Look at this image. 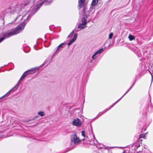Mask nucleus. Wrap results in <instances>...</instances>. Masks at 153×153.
Here are the masks:
<instances>
[{
  "instance_id": "1",
  "label": "nucleus",
  "mask_w": 153,
  "mask_h": 153,
  "mask_svg": "<svg viewBox=\"0 0 153 153\" xmlns=\"http://www.w3.org/2000/svg\"><path fill=\"white\" fill-rule=\"evenodd\" d=\"M25 25V22H23L11 32L8 33L5 32L1 33V36L2 37L0 39V43L5 39L19 33L22 29H24Z\"/></svg>"
},
{
  "instance_id": "2",
  "label": "nucleus",
  "mask_w": 153,
  "mask_h": 153,
  "mask_svg": "<svg viewBox=\"0 0 153 153\" xmlns=\"http://www.w3.org/2000/svg\"><path fill=\"white\" fill-rule=\"evenodd\" d=\"M147 133V132H146L140 134L139 135L138 139H137V142H134V151H136L137 153L141 152L142 151V149L140 150H137L136 149L140 147V145L142 144V138L146 139V135Z\"/></svg>"
},
{
  "instance_id": "3",
  "label": "nucleus",
  "mask_w": 153,
  "mask_h": 153,
  "mask_svg": "<svg viewBox=\"0 0 153 153\" xmlns=\"http://www.w3.org/2000/svg\"><path fill=\"white\" fill-rule=\"evenodd\" d=\"M39 68L38 67H35L34 68H32L31 70H28L27 71L25 72L21 76V78L18 81V83L16 84V85L14 87V88H16L15 90H14V91L16 90L19 87L20 84V81L21 80H23L24 78L27 75L29 74H33L36 72V70L38 69Z\"/></svg>"
},
{
  "instance_id": "4",
  "label": "nucleus",
  "mask_w": 153,
  "mask_h": 153,
  "mask_svg": "<svg viewBox=\"0 0 153 153\" xmlns=\"http://www.w3.org/2000/svg\"><path fill=\"white\" fill-rule=\"evenodd\" d=\"M85 0H79L78 1V4L79 7V9H80L82 7H84L83 9V11L84 13H85L86 7L85 6Z\"/></svg>"
},
{
  "instance_id": "5",
  "label": "nucleus",
  "mask_w": 153,
  "mask_h": 153,
  "mask_svg": "<svg viewBox=\"0 0 153 153\" xmlns=\"http://www.w3.org/2000/svg\"><path fill=\"white\" fill-rule=\"evenodd\" d=\"M71 140L72 142H73L75 144L77 143L80 141L79 139L77 137L76 134H75L74 135L72 136V138H71Z\"/></svg>"
},
{
  "instance_id": "6",
  "label": "nucleus",
  "mask_w": 153,
  "mask_h": 153,
  "mask_svg": "<svg viewBox=\"0 0 153 153\" xmlns=\"http://www.w3.org/2000/svg\"><path fill=\"white\" fill-rule=\"evenodd\" d=\"M73 123L74 125L76 126H80L82 125V122L80 119L77 118L73 121Z\"/></svg>"
},
{
  "instance_id": "7",
  "label": "nucleus",
  "mask_w": 153,
  "mask_h": 153,
  "mask_svg": "<svg viewBox=\"0 0 153 153\" xmlns=\"http://www.w3.org/2000/svg\"><path fill=\"white\" fill-rule=\"evenodd\" d=\"M65 43H63L60 44L57 47L56 52L59 50H62L63 48H64L65 46Z\"/></svg>"
},
{
  "instance_id": "8",
  "label": "nucleus",
  "mask_w": 153,
  "mask_h": 153,
  "mask_svg": "<svg viewBox=\"0 0 153 153\" xmlns=\"http://www.w3.org/2000/svg\"><path fill=\"white\" fill-rule=\"evenodd\" d=\"M134 85V84H133L132 85L131 87L117 101H116L108 109H110L112 107L115 105L120 100V99L122 98L129 91V90L131 89V88L133 86V85Z\"/></svg>"
},
{
  "instance_id": "9",
  "label": "nucleus",
  "mask_w": 153,
  "mask_h": 153,
  "mask_svg": "<svg viewBox=\"0 0 153 153\" xmlns=\"http://www.w3.org/2000/svg\"><path fill=\"white\" fill-rule=\"evenodd\" d=\"M148 108L149 106H146L145 108V110H143V114L145 115H146L148 113L149 111Z\"/></svg>"
},
{
  "instance_id": "10",
  "label": "nucleus",
  "mask_w": 153,
  "mask_h": 153,
  "mask_svg": "<svg viewBox=\"0 0 153 153\" xmlns=\"http://www.w3.org/2000/svg\"><path fill=\"white\" fill-rule=\"evenodd\" d=\"M150 97H151L149 95ZM150 99H151V98H150ZM149 108L150 109L151 111L152 112H153V106L152 105V102H151V100H150V101L149 102Z\"/></svg>"
},
{
  "instance_id": "11",
  "label": "nucleus",
  "mask_w": 153,
  "mask_h": 153,
  "mask_svg": "<svg viewBox=\"0 0 153 153\" xmlns=\"http://www.w3.org/2000/svg\"><path fill=\"white\" fill-rule=\"evenodd\" d=\"M85 26V25L84 24L80 23L79 24L78 26V28L80 29H83Z\"/></svg>"
},
{
  "instance_id": "12",
  "label": "nucleus",
  "mask_w": 153,
  "mask_h": 153,
  "mask_svg": "<svg viewBox=\"0 0 153 153\" xmlns=\"http://www.w3.org/2000/svg\"><path fill=\"white\" fill-rule=\"evenodd\" d=\"M98 0H93L92 3L91 5L94 6L97 4L98 2Z\"/></svg>"
},
{
  "instance_id": "13",
  "label": "nucleus",
  "mask_w": 153,
  "mask_h": 153,
  "mask_svg": "<svg viewBox=\"0 0 153 153\" xmlns=\"http://www.w3.org/2000/svg\"><path fill=\"white\" fill-rule=\"evenodd\" d=\"M15 88H13V89H11V90H10L9 91H8L7 93L5 95H4V96L1 97V98H0V99H1V98L5 96H8L10 94V91H11L13 89H14Z\"/></svg>"
},
{
  "instance_id": "14",
  "label": "nucleus",
  "mask_w": 153,
  "mask_h": 153,
  "mask_svg": "<svg viewBox=\"0 0 153 153\" xmlns=\"http://www.w3.org/2000/svg\"><path fill=\"white\" fill-rule=\"evenodd\" d=\"M103 51V50L102 48H101L99 49L98 51L96 52L95 53L97 55V54H100L101 53H102Z\"/></svg>"
},
{
  "instance_id": "15",
  "label": "nucleus",
  "mask_w": 153,
  "mask_h": 153,
  "mask_svg": "<svg viewBox=\"0 0 153 153\" xmlns=\"http://www.w3.org/2000/svg\"><path fill=\"white\" fill-rule=\"evenodd\" d=\"M38 114L41 117L45 115L44 112L42 111H39L38 113Z\"/></svg>"
},
{
  "instance_id": "16",
  "label": "nucleus",
  "mask_w": 153,
  "mask_h": 153,
  "mask_svg": "<svg viewBox=\"0 0 153 153\" xmlns=\"http://www.w3.org/2000/svg\"><path fill=\"white\" fill-rule=\"evenodd\" d=\"M82 24H83L85 25L87 23L86 22V19L84 18H82Z\"/></svg>"
},
{
  "instance_id": "17",
  "label": "nucleus",
  "mask_w": 153,
  "mask_h": 153,
  "mask_svg": "<svg viewBox=\"0 0 153 153\" xmlns=\"http://www.w3.org/2000/svg\"><path fill=\"white\" fill-rule=\"evenodd\" d=\"M128 38L131 41L134 39V36L131 35H129L128 36Z\"/></svg>"
},
{
  "instance_id": "18",
  "label": "nucleus",
  "mask_w": 153,
  "mask_h": 153,
  "mask_svg": "<svg viewBox=\"0 0 153 153\" xmlns=\"http://www.w3.org/2000/svg\"><path fill=\"white\" fill-rule=\"evenodd\" d=\"M77 34H74V37H73V38L72 39V40H74V42L75 40L77 38Z\"/></svg>"
},
{
  "instance_id": "19",
  "label": "nucleus",
  "mask_w": 153,
  "mask_h": 153,
  "mask_svg": "<svg viewBox=\"0 0 153 153\" xmlns=\"http://www.w3.org/2000/svg\"><path fill=\"white\" fill-rule=\"evenodd\" d=\"M140 77V75H139L137 76L136 77V78L135 80H134V83L135 82L138 80L139 79Z\"/></svg>"
},
{
  "instance_id": "20",
  "label": "nucleus",
  "mask_w": 153,
  "mask_h": 153,
  "mask_svg": "<svg viewBox=\"0 0 153 153\" xmlns=\"http://www.w3.org/2000/svg\"><path fill=\"white\" fill-rule=\"evenodd\" d=\"M74 42V40L72 39L67 44V45H68V46H70Z\"/></svg>"
},
{
  "instance_id": "21",
  "label": "nucleus",
  "mask_w": 153,
  "mask_h": 153,
  "mask_svg": "<svg viewBox=\"0 0 153 153\" xmlns=\"http://www.w3.org/2000/svg\"><path fill=\"white\" fill-rule=\"evenodd\" d=\"M82 135L84 137H85V132L83 130L82 131Z\"/></svg>"
},
{
  "instance_id": "22",
  "label": "nucleus",
  "mask_w": 153,
  "mask_h": 153,
  "mask_svg": "<svg viewBox=\"0 0 153 153\" xmlns=\"http://www.w3.org/2000/svg\"><path fill=\"white\" fill-rule=\"evenodd\" d=\"M113 36V33H110V34H109V38L110 39H111L112 38V37Z\"/></svg>"
},
{
  "instance_id": "23",
  "label": "nucleus",
  "mask_w": 153,
  "mask_h": 153,
  "mask_svg": "<svg viewBox=\"0 0 153 153\" xmlns=\"http://www.w3.org/2000/svg\"><path fill=\"white\" fill-rule=\"evenodd\" d=\"M73 33H74V31L73 30L72 31V32H71V33L68 35V38H69L70 36H72L73 35Z\"/></svg>"
},
{
  "instance_id": "24",
  "label": "nucleus",
  "mask_w": 153,
  "mask_h": 153,
  "mask_svg": "<svg viewBox=\"0 0 153 153\" xmlns=\"http://www.w3.org/2000/svg\"><path fill=\"white\" fill-rule=\"evenodd\" d=\"M45 2L44 1H42L41 3L39 5V6L37 7V8L40 7L43 4H44Z\"/></svg>"
},
{
  "instance_id": "25",
  "label": "nucleus",
  "mask_w": 153,
  "mask_h": 153,
  "mask_svg": "<svg viewBox=\"0 0 153 153\" xmlns=\"http://www.w3.org/2000/svg\"><path fill=\"white\" fill-rule=\"evenodd\" d=\"M94 6L91 5V6L90 7V11H91V10L94 9Z\"/></svg>"
},
{
  "instance_id": "26",
  "label": "nucleus",
  "mask_w": 153,
  "mask_h": 153,
  "mask_svg": "<svg viewBox=\"0 0 153 153\" xmlns=\"http://www.w3.org/2000/svg\"><path fill=\"white\" fill-rule=\"evenodd\" d=\"M96 55V54L94 53L92 56V58L93 59H95V56Z\"/></svg>"
},
{
  "instance_id": "27",
  "label": "nucleus",
  "mask_w": 153,
  "mask_h": 153,
  "mask_svg": "<svg viewBox=\"0 0 153 153\" xmlns=\"http://www.w3.org/2000/svg\"><path fill=\"white\" fill-rule=\"evenodd\" d=\"M29 3H30L29 1H28L27 3H25L24 5V6H26V5H28L29 4Z\"/></svg>"
},
{
  "instance_id": "28",
  "label": "nucleus",
  "mask_w": 153,
  "mask_h": 153,
  "mask_svg": "<svg viewBox=\"0 0 153 153\" xmlns=\"http://www.w3.org/2000/svg\"><path fill=\"white\" fill-rule=\"evenodd\" d=\"M129 47L130 48V49H131V50L133 51L134 49L133 47H131L130 46H129Z\"/></svg>"
},
{
  "instance_id": "29",
  "label": "nucleus",
  "mask_w": 153,
  "mask_h": 153,
  "mask_svg": "<svg viewBox=\"0 0 153 153\" xmlns=\"http://www.w3.org/2000/svg\"><path fill=\"white\" fill-rule=\"evenodd\" d=\"M149 72H150V74H151V73L150 72V71H149ZM151 74V76H152V80H151V82H152V80H153V75H152V74Z\"/></svg>"
},
{
  "instance_id": "30",
  "label": "nucleus",
  "mask_w": 153,
  "mask_h": 153,
  "mask_svg": "<svg viewBox=\"0 0 153 153\" xmlns=\"http://www.w3.org/2000/svg\"><path fill=\"white\" fill-rule=\"evenodd\" d=\"M39 117V116H34V119H35L36 118H38Z\"/></svg>"
},
{
  "instance_id": "31",
  "label": "nucleus",
  "mask_w": 153,
  "mask_h": 153,
  "mask_svg": "<svg viewBox=\"0 0 153 153\" xmlns=\"http://www.w3.org/2000/svg\"><path fill=\"white\" fill-rule=\"evenodd\" d=\"M50 3V2H47V3H46L45 4L46 5H48V4H49Z\"/></svg>"
},
{
  "instance_id": "32",
  "label": "nucleus",
  "mask_w": 153,
  "mask_h": 153,
  "mask_svg": "<svg viewBox=\"0 0 153 153\" xmlns=\"http://www.w3.org/2000/svg\"><path fill=\"white\" fill-rule=\"evenodd\" d=\"M35 119H34V117L33 118H32V119L31 120H34Z\"/></svg>"
},
{
  "instance_id": "33",
  "label": "nucleus",
  "mask_w": 153,
  "mask_h": 153,
  "mask_svg": "<svg viewBox=\"0 0 153 153\" xmlns=\"http://www.w3.org/2000/svg\"><path fill=\"white\" fill-rule=\"evenodd\" d=\"M48 0H43V1H44L45 2L46 1H47Z\"/></svg>"
},
{
  "instance_id": "34",
  "label": "nucleus",
  "mask_w": 153,
  "mask_h": 153,
  "mask_svg": "<svg viewBox=\"0 0 153 153\" xmlns=\"http://www.w3.org/2000/svg\"><path fill=\"white\" fill-rule=\"evenodd\" d=\"M122 153H125V151H124Z\"/></svg>"
},
{
  "instance_id": "35",
  "label": "nucleus",
  "mask_w": 153,
  "mask_h": 153,
  "mask_svg": "<svg viewBox=\"0 0 153 153\" xmlns=\"http://www.w3.org/2000/svg\"><path fill=\"white\" fill-rule=\"evenodd\" d=\"M92 61H93V60H91V62H92Z\"/></svg>"
},
{
  "instance_id": "36",
  "label": "nucleus",
  "mask_w": 153,
  "mask_h": 153,
  "mask_svg": "<svg viewBox=\"0 0 153 153\" xmlns=\"http://www.w3.org/2000/svg\"><path fill=\"white\" fill-rule=\"evenodd\" d=\"M85 140L84 139H83V140Z\"/></svg>"
},
{
  "instance_id": "37",
  "label": "nucleus",
  "mask_w": 153,
  "mask_h": 153,
  "mask_svg": "<svg viewBox=\"0 0 153 153\" xmlns=\"http://www.w3.org/2000/svg\"><path fill=\"white\" fill-rule=\"evenodd\" d=\"M44 65L43 64H42V65Z\"/></svg>"
},
{
  "instance_id": "38",
  "label": "nucleus",
  "mask_w": 153,
  "mask_h": 153,
  "mask_svg": "<svg viewBox=\"0 0 153 153\" xmlns=\"http://www.w3.org/2000/svg\"><path fill=\"white\" fill-rule=\"evenodd\" d=\"M46 61H45V63H46Z\"/></svg>"
}]
</instances>
